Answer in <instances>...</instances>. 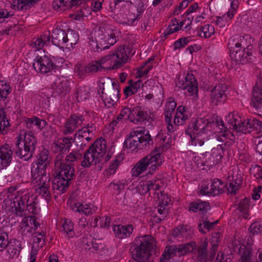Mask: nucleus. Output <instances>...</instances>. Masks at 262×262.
<instances>
[{
  "label": "nucleus",
  "instance_id": "1",
  "mask_svg": "<svg viewBox=\"0 0 262 262\" xmlns=\"http://www.w3.org/2000/svg\"><path fill=\"white\" fill-rule=\"evenodd\" d=\"M156 246V241L150 235L137 237L131 248L132 258L137 262H146L150 257L149 252Z\"/></svg>",
  "mask_w": 262,
  "mask_h": 262
},
{
  "label": "nucleus",
  "instance_id": "2",
  "mask_svg": "<svg viewBox=\"0 0 262 262\" xmlns=\"http://www.w3.org/2000/svg\"><path fill=\"white\" fill-rule=\"evenodd\" d=\"M99 89L102 90L101 99L106 107L113 106L119 99V84L108 77L99 79Z\"/></svg>",
  "mask_w": 262,
  "mask_h": 262
},
{
  "label": "nucleus",
  "instance_id": "3",
  "mask_svg": "<svg viewBox=\"0 0 262 262\" xmlns=\"http://www.w3.org/2000/svg\"><path fill=\"white\" fill-rule=\"evenodd\" d=\"M162 156L157 148L138 162L132 170V176L137 177L143 173L149 166L148 173H152L163 162Z\"/></svg>",
  "mask_w": 262,
  "mask_h": 262
},
{
  "label": "nucleus",
  "instance_id": "4",
  "mask_svg": "<svg viewBox=\"0 0 262 262\" xmlns=\"http://www.w3.org/2000/svg\"><path fill=\"white\" fill-rule=\"evenodd\" d=\"M130 49H125L120 46L115 52L110 53L105 56H102V52L99 49V55L101 54V59L99 60V71L100 69H110L113 62V69H117L121 67L126 61L129 55Z\"/></svg>",
  "mask_w": 262,
  "mask_h": 262
},
{
  "label": "nucleus",
  "instance_id": "5",
  "mask_svg": "<svg viewBox=\"0 0 262 262\" xmlns=\"http://www.w3.org/2000/svg\"><path fill=\"white\" fill-rule=\"evenodd\" d=\"M246 39L249 37L248 35L242 36L240 38V42H235L234 40H231L229 43L230 48H233L232 52H230L231 58L237 63L244 64L248 61V57L252 55L251 50L252 46L248 45L247 48L244 47L246 45L245 43V38Z\"/></svg>",
  "mask_w": 262,
  "mask_h": 262
},
{
  "label": "nucleus",
  "instance_id": "6",
  "mask_svg": "<svg viewBox=\"0 0 262 262\" xmlns=\"http://www.w3.org/2000/svg\"><path fill=\"white\" fill-rule=\"evenodd\" d=\"M117 41L112 27L105 23L99 24V49L103 52Z\"/></svg>",
  "mask_w": 262,
  "mask_h": 262
},
{
  "label": "nucleus",
  "instance_id": "7",
  "mask_svg": "<svg viewBox=\"0 0 262 262\" xmlns=\"http://www.w3.org/2000/svg\"><path fill=\"white\" fill-rule=\"evenodd\" d=\"M237 120L236 119L229 121V123L232 124L237 132L243 134L249 133L254 130H260L262 126V122L254 118L247 119L241 123H237Z\"/></svg>",
  "mask_w": 262,
  "mask_h": 262
},
{
  "label": "nucleus",
  "instance_id": "8",
  "mask_svg": "<svg viewBox=\"0 0 262 262\" xmlns=\"http://www.w3.org/2000/svg\"><path fill=\"white\" fill-rule=\"evenodd\" d=\"M214 123V120H209L200 118L192 121L189 124V127L185 131L186 133L191 135L192 133L194 135L199 136L207 133L211 129V126Z\"/></svg>",
  "mask_w": 262,
  "mask_h": 262
},
{
  "label": "nucleus",
  "instance_id": "9",
  "mask_svg": "<svg viewBox=\"0 0 262 262\" xmlns=\"http://www.w3.org/2000/svg\"><path fill=\"white\" fill-rule=\"evenodd\" d=\"M150 142L152 143L149 134L145 135L144 138L130 134L124 141V146L132 150L146 149L150 144Z\"/></svg>",
  "mask_w": 262,
  "mask_h": 262
},
{
  "label": "nucleus",
  "instance_id": "10",
  "mask_svg": "<svg viewBox=\"0 0 262 262\" xmlns=\"http://www.w3.org/2000/svg\"><path fill=\"white\" fill-rule=\"evenodd\" d=\"M208 241L205 239L195 249L194 254L199 262H208L214 259L216 252L211 248L209 251H207Z\"/></svg>",
  "mask_w": 262,
  "mask_h": 262
},
{
  "label": "nucleus",
  "instance_id": "11",
  "mask_svg": "<svg viewBox=\"0 0 262 262\" xmlns=\"http://www.w3.org/2000/svg\"><path fill=\"white\" fill-rule=\"evenodd\" d=\"M98 138L86 150L83 156V159L81 165L84 167H89L91 165H96L98 163Z\"/></svg>",
  "mask_w": 262,
  "mask_h": 262
},
{
  "label": "nucleus",
  "instance_id": "12",
  "mask_svg": "<svg viewBox=\"0 0 262 262\" xmlns=\"http://www.w3.org/2000/svg\"><path fill=\"white\" fill-rule=\"evenodd\" d=\"M176 86L184 90H187L192 95L196 94L198 91V85L196 80L192 74H188L183 79H178L176 81Z\"/></svg>",
  "mask_w": 262,
  "mask_h": 262
},
{
  "label": "nucleus",
  "instance_id": "13",
  "mask_svg": "<svg viewBox=\"0 0 262 262\" xmlns=\"http://www.w3.org/2000/svg\"><path fill=\"white\" fill-rule=\"evenodd\" d=\"M33 66L36 72L41 73H47L57 67L53 63L51 58L47 56L37 58L34 62Z\"/></svg>",
  "mask_w": 262,
  "mask_h": 262
},
{
  "label": "nucleus",
  "instance_id": "14",
  "mask_svg": "<svg viewBox=\"0 0 262 262\" xmlns=\"http://www.w3.org/2000/svg\"><path fill=\"white\" fill-rule=\"evenodd\" d=\"M56 168H58L57 175L72 181L75 177V169L73 164L67 163L64 161H58L54 163Z\"/></svg>",
  "mask_w": 262,
  "mask_h": 262
},
{
  "label": "nucleus",
  "instance_id": "15",
  "mask_svg": "<svg viewBox=\"0 0 262 262\" xmlns=\"http://www.w3.org/2000/svg\"><path fill=\"white\" fill-rule=\"evenodd\" d=\"M196 248V243L194 242L187 244H180L178 246L171 245L167 246V251L171 253V255L184 256L192 252Z\"/></svg>",
  "mask_w": 262,
  "mask_h": 262
},
{
  "label": "nucleus",
  "instance_id": "16",
  "mask_svg": "<svg viewBox=\"0 0 262 262\" xmlns=\"http://www.w3.org/2000/svg\"><path fill=\"white\" fill-rule=\"evenodd\" d=\"M84 121L83 117L81 115H73L66 121L64 125L63 133L65 135L72 134L78 126L82 125Z\"/></svg>",
  "mask_w": 262,
  "mask_h": 262
},
{
  "label": "nucleus",
  "instance_id": "17",
  "mask_svg": "<svg viewBox=\"0 0 262 262\" xmlns=\"http://www.w3.org/2000/svg\"><path fill=\"white\" fill-rule=\"evenodd\" d=\"M52 87L54 94L60 97H64L70 91V82L65 78L61 79L56 77Z\"/></svg>",
  "mask_w": 262,
  "mask_h": 262
},
{
  "label": "nucleus",
  "instance_id": "18",
  "mask_svg": "<svg viewBox=\"0 0 262 262\" xmlns=\"http://www.w3.org/2000/svg\"><path fill=\"white\" fill-rule=\"evenodd\" d=\"M131 122L138 124L139 122L146 123V122L151 123L152 120L147 112L142 110L139 107H134L130 109Z\"/></svg>",
  "mask_w": 262,
  "mask_h": 262
},
{
  "label": "nucleus",
  "instance_id": "19",
  "mask_svg": "<svg viewBox=\"0 0 262 262\" xmlns=\"http://www.w3.org/2000/svg\"><path fill=\"white\" fill-rule=\"evenodd\" d=\"M227 89L225 84L216 85L211 91V98L212 101L215 105L219 102H224L227 99V95L225 93Z\"/></svg>",
  "mask_w": 262,
  "mask_h": 262
},
{
  "label": "nucleus",
  "instance_id": "20",
  "mask_svg": "<svg viewBox=\"0 0 262 262\" xmlns=\"http://www.w3.org/2000/svg\"><path fill=\"white\" fill-rule=\"evenodd\" d=\"M71 182L66 179L56 175L51 183L52 189L56 191L57 194H62L67 191Z\"/></svg>",
  "mask_w": 262,
  "mask_h": 262
},
{
  "label": "nucleus",
  "instance_id": "21",
  "mask_svg": "<svg viewBox=\"0 0 262 262\" xmlns=\"http://www.w3.org/2000/svg\"><path fill=\"white\" fill-rule=\"evenodd\" d=\"M134 227L131 224L125 226L122 225H114L113 231L115 236L120 239L128 237L133 233Z\"/></svg>",
  "mask_w": 262,
  "mask_h": 262
},
{
  "label": "nucleus",
  "instance_id": "22",
  "mask_svg": "<svg viewBox=\"0 0 262 262\" xmlns=\"http://www.w3.org/2000/svg\"><path fill=\"white\" fill-rule=\"evenodd\" d=\"M251 104L260 113L259 115L262 116V90L258 86V83L253 88Z\"/></svg>",
  "mask_w": 262,
  "mask_h": 262
},
{
  "label": "nucleus",
  "instance_id": "23",
  "mask_svg": "<svg viewBox=\"0 0 262 262\" xmlns=\"http://www.w3.org/2000/svg\"><path fill=\"white\" fill-rule=\"evenodd\" d=\"M13 151L8 144H5L0 148V162L3 167L10 165L12 161Z\"/></svg>",
  "mask_w": 262,
  "mask_h": 262
},
{
  "label": "nucleus",
  "instance_id": "24",
  "mask_svg": "<svg viewBox=\"0 0 262 262\" xmlns=\"http://www.w3.org/2000/svg\"><path fill=\"white\" fill-rule=\"evenodd\" d=\"M66 35V32L64 30L56 28L52 32V44L60 48L64 47L66 46V39H64Z\"/></svg>",
  "mask_w": 262,
  "mask_h": 262
},
{
  "label": "nucleus",
  "instance_id": "25",
  "mask_svg": "<svg viewBox=\"0 0 262 262\" xmlns=\"http://www.w3.org/2000/svg\"><path fill=\"white\" fill-rule=\"evenodd\" d=\"M20 141V136L17 138V140L16 141V147L14 149V153L20 159H23L25 161H28L32 157L33 153L31 151H29L26 148L24 147V149H22L19 147Z\"/></svg>",
  "mask_w": 262,
  "mask_h": 262
},
{
  "label": "nucleus",
  "instance_id": "26",
  "mask_svg": "<svg viewBox=\"0 0 262 262\" xmlns=\"http://www.w3.org/2000/svg\"><path fill=\"white\" fill-rule=\"evenodd\" d=\"M6 115L4 107H0V132L3 135L7 134L10 126Z\"/></svg>",
  "mask_w": 262,
  "mask_h": 262
},
{
  "label": "nucleus",
  "instance_id": "27",
  "mask_svg": "<svg viewBox=\"0 0 262 262\" xmlns=\"http://www.w3.org/2000/svg\"><path fill=\"white\" fill-rule=\"evenodd\" d=\"M124 118L129 120L131 121L130 108L127 107H124L118 116L112 121L111 123L112 128H114L119 122H122Z\"/></svg>",
  "mask_w": 262,
  "mask_h": 262
},
{
  "label": "nucleus",
  "instance_id": "28",
  "mask_svg": "<svg viewBox=\"0 0 262 262\" xmlns=\"http://www.w3.org/2000/svg\"><path fill=\"white\" fill-rule=\"evenodd\" d=\"M64 39H66V46L64 47L70 49L71 47L73 48V45L77 43L79 39V36L75 31L68 30L66 32Z\"/></svg>",
  "mask_w": 262,
  "mask_h": 262
},
{
  "label": "nucleus",
  "instance_id": "29",
  "mask_svg": "<svg viewBox=\"0 0 262 262\" xmlns=\"http://www.w3.org/2000/svg\"><path fill=\"white\" fill-rule=\"evenodd\" d=\"M39 0H12L11 5L15 10L26 9L27 7L32 6Z\"/></svg>",
  "mask_w": 262,
  "mask_h": 262
},
{
  "label": "nucleus",
  "instance_id": "30",
  "mask_svg": "<svg viewBox=\"0 0 262 262\" xmlns=\"http://www.w3.org/2000/svg\"><path fill=\"white\" fill-rule=\"evenodd\" d=\"M37 158V162L34 163V164L38 165V166L46 169L50 162V158L49 156L48 151L43 149L39 154Z\"/></svg>",
  "mask_w": 262,
  "mask_h": 262
},
{
  "label": "nucleus",
  "instance_id": "31",
  "mask_svg": "<svg viewBox=\"0 0 262 262\" xmlns=\"http://www.w3.org/2000/svg\"><path fill=\"white\" fill-rule=\"evenodd\" d=\"M24 147L34 154L36 145V140L34 136L25 133L24 136Z\"/></svg>",
  "mask_w": 262,
  "mask_h": 262
},
{
  "label": "nucleus",
  "instance_id": "32",
  "mask_svg": "<svg viewBox=\"0 0 262 262\" xmlns=\"http://www.w3.org/2000/svg\"><path fill=\"white\" fill-rule=\"evenodd\" d=\"M202 221L203 223H200L198 225V228L200 232L203 233H205V231L203 229L205 228L208 231L211 230L214 226L219 223V221L216 220L213 222H210L208 220V217L205 213H203V215L202 216Z\"/></svg>",
  "mask_w": 262,
  "mask_h": 262
},
{
  "label": "nucleus",
  "instance_id": "33",
  "mask_svg": "<svg viewBox=\"0 0 262 262\" xmlns=\"http://www.w3.org/2000/svg\"><path fill=\"white\" fill-rule=\"evenodd\" d=\"M46 169L42 168L38 165L34 164L33 163L31 167V178L33 180H38L41 177H42L44 174H47Z\"/></svg>",
  "mask_w": 262,
  "mask_h": 262
},
{
  "label": "nucleus",
  "instance_id": "34",
  "mask_svg": "<svg viewBox=\"0 0 262 262\" xmlns=\"http://www.w3.org/2000/svg\"><path fill=\"white\" fill-rule=\"evenodd\" d=\"M99 151H101L99 152V162H106L110 159L111 157L108 154L105 156L106 151V141L102 138H99Z\"/></svg>",
  "mask_w": 262,
  "mask_h": 262
},
{
  "label": "nucleus",
  "instance_id": "35",
  "mask_svg": "<svg viewBox=\"0 0 262 262\" xmlns=\"http://www.w3.org/2000/svg\"><path fill=\"white\" fill-rule=\"evenodd\" d=\"M223 183L219 179H214L211 184L209 193L211 195L215 196L223 192Z\"/></svg>",
  "mask_w": 262,
  "mask_h": 262
},
{
  "label": "nucleus",
  "instance_id": "36",
  "mask_svg": "<svg viewBox=\"0 0 262 262\" xmlns=\"http://www.w3.org/2000/svg\"><path fill=\"white\" fill-rule=\"evenodd\" d=\"M50 42V36L48 34L41 35L40 38H38L35 41H32L31 46L37 50L41 49L44 45H48Z\"/></svg>",
  "mask_w": 262,
  "mask_h": 262
},
{
  "label": "nucleus",
  "instance_id": "37",
  "mask_svg": "<svg viewBox=\"0 0 262 262\" xmlns=\"http://www.w3.org/2000/svg\"><path fill=\"white\" fill-rule=\"evenodd\" d=\"M214 33V28L212 25H207L202 26L197 32L196 35L201 37L208 38Z\"/></svg>",
  "mask_w": 262,
  "mask_h": 262
},
{
  "label": "nucleus",
  "instance_id": "38",
  "mask_svg": "<svg viewBox=\"0 0 262 262\" xmlns=\"http://www.w3.org/2000/svg\"><path fill=\"white\" fill-rule=\"evenodd\" d=\"M9 244V245L7 247L8 248L7 252L10 256L13 257L18 255L21 249L19 241L16 240L10 241Z\"/></svg>",
  "mask_w": 262,
  "mask_h": 262
},
{
  "label": "nucleus",
  "instance_id": "39",
  "mask_svg": "<svg viewBox=\"0 0 262 262\" xmlns=\"http://www.w3.org/2000/svg\"><path fill=\"white\" fill-rule=\"evenodd\" d=\"M190 136L191 140V144L194 145L196 148H201L204 151H207L210 149L211 147L207 142H205L204 140L197 138L196 136L193 137L192 134H191Z\"/></svg>",
  "mask_w": 262,
  "mask_h": 262
},
{
  "label": "nucleus",
  "instance_id": "40",
  "mask_svg": "<svg viewBox=\"0 0 262 262\" xmlns=\"http://www.w3.org/2000/svg\"><path fill=\"white\" fill-rule=\"evenodd\" d=\"M141 86H142L141 82L138 81L133 83L132 85L129 84L128 86L125 87L124 90V93L126 98L137 93Z\"/></svg>",
  "mask_w": 262,
  "mask_h": 262
},
{
  "label": "nucleus",
  "instance_id": "41",
  "mask_svg": "<svg viewBox=\"0 0 262 262\" xmlns=\"http://www.w3.org/2000/svg\"><path fill=\"white\" fill-rule=\"evenodd\" d=\"M242 181L241 180L234 179V177L229 176L227 178V183L229 185L228 190L231 193H235L236 190L238 189Z\"/></svg>",
  "mask_w": 262,
  "mask_h": 262
},
{
  "label": "nucleus",
  "instance_id": "42",
  "mask_svg": "<svg viewBox=\"0 0 262 262\" xmlns=\"http://www.w3.org/2000/svg\"><path fill=\"white\" fill-rule=\"evenodd\" d=\"M8 234L4 230V228H0V252L3 251L9 245Z\"/></svg>",
  "mask_w": 262,
  "mask_h": 262
},
{
  "label": "nucleus",
  "instance_id": "43",
  "mask_svg": "<svg viewBox=\"0 0 262 262\" xmlns=\"http://www.w3.org/2000/svg\"><path fill=\"white\" fill-rule=\"evenodd\" d=\"M161 181L160 180H155L148 181L143 188H146V191H151L154 192L155 191L159 190L161 188Z\"/></svg>",
  "mask_w": 262,
  "mask_h": 262
},
{
  "label": "nucleus",
  "instance_id": "44",
  "mask_svg": "<svg viewBox=\"0 0 262 262\" xmlns=\"http://www.w3.org/2000/svg\"><path fill=\"white\" fill-rule=\"evenodd\" d=\"M249 200L246 198L242 200L238 204V209L242 213V215L245 219L247 218L248 215V210L249 207Z\"/></svg>",
  "mask_w": 262,
  "mask_h": 262
},
{
  "label": "nucleus",
  "instance_id": "45",
  "mask_svg": "<svg viewBox=\"0 0 262 262\" xmlns=\"http://www.w3.org/2000/svg\"><path fill=\"white\" fill-rule=\"evenodd\" d=\"M11 88L9 84H7L4 81H0V98L4 101L7 96L10 93Z\"/></svg>",
  "mask_w": 262,
  "mask_h": 262
},
{
  "label": "nucleus",
  "instance_id": "46",
  "mask_svg": "<svg viewBox=\"0 0 262 262\" xmlns=\"http://www.w3.org/2000/svg\"><path fill=\"white\" fill-rule=\"evenodd\" d=\"M45 233L43 231L35 232L33 234V243L37 244V247H42L45 243Z\"/></svg>",
  "mask_w": 262,
  "mask_h": 262
},
{
  "label": "nucleus",
  "instance_id": "47",
  "mask_svg": "<svg viewBox=\"0 0 262 262\" xmlns=\"http://www.w3.org/2000/svg\"><path fill=\"white\" fill-rule=\"evenodd\" d=\"M89 96V93L86 88L78 89L76 93V97L78 102L86 100Z\"/></svg>",
  "mask_w": 262,
  "mask_h": 262
},
{
  "label": "nucleus",
  "instance_id": "48",
  "mask_svg": "<svg viewBox=\"0 0 262 262\" xmlns=\"http://www.w3.org/2000/svg\"><path fill=\"white\" fill-rule=\"evenodd\" d=\"M15 199L16 201H14V207L15 208V213L17 215H20L24 210V202L23 201L22 198H17Z\"/></svg>",
  "mask_w": 262,
  "mask_h": 262
},
{
  "label": "nucleus",
  "instance_id": "49",
  "mask_svg": "<svg viewBox=\"0 0 262 262\" xmlns=\"http://www.w3.org/2000/svg\"><path fill=\"white\" fill-rule=\"evenodd\" d=\"M82 158V155L78 151L72 152L67 155L65 159V162L71 163Z\"/></svg>",
  "mask_w": 262,
  "mask_h": 262
},
{
  "label": "nucleus",
  "instance_id": "50",
  "mask_svg": "<svg viewBox=\"0 0 262 262\" xmlns=\"http://www.w3.org/2000/svg\"><path fill=\"white\" fill-rule=\"evenodd\" d=\"M36 183L38 186V187H50V179L49 177L47 174H44L42 177L39 178L38 180L36 181Z\"/></svg>",
  "mask_w": 262,
  "mask_h": 262
},
{
  "label": "nucleus",
  "instance_id": "51",
  "mask_svg": "<svg viewBox=\"0 0 262 262\" xmlns=\"http://www.w3.org/2000/svg\"><path fill=\"white\" fill-rule=\"evenodd\" d=\"M96 33L97 31L96 30H93L91 33V37L90 38L89 41L91 49L94 51H96V50L98 48V44L97 42V38L96 37Z\"/></svg>",
  "mask_w": 262,
  "mask_h": 262
},
{
  "label": "nucleus",
  "instance_id": "52",
  "mask_svg": "<svg viewBox=\"0 0 262 262\" xmlns=\"http://www.w3.org/2000/svg\"><path fill=\"white\" fill-rule=\"evenodd\" d=\"M220 233L215 232L212 233L211 239V247L213 251L216 252L218 248V243H220Z\"/></svg>",
  "mask_w": 262,
  "mask_h": 262
},
{
  "label": "nucleus",
  "instance_id": "53",
  "mask_svg": "<svg viewBox=\"0 0 262 262\" xmlns=\"http://www.w3.org/2000/svg\"><path fill=\"white\" fill-rule=\"evenodd\" d=\"M75 73L79 78L85 76V74L88 73L86 66L80 64H77L75 68Z\"/></svg>",
  "mask_w": 262,
  "mask_h": 262
},
{
  "label": "nucleus",
  "instance_id": "54",
  "mask_svg": "<svg viewBox=\"0 0 262 262\" xmlns=\"http://www.w3.org/2000/svg\"><path fill=\"white\" fill-rule=\"evenodd\" d=\"M249 230L252 234H257L262 231V225L258 223H253L251 225Z\"/></svg>",
  "mask_w": 262,
  "mask_h": 262
},
{
  "label": "nucleus",
  "instance_id": "55",
  "mask_svg": "<svg viewBox=\"0 0 262 262\" xmlns=\"http://www.w3.org/2000/svg\"><path fill=\"white\" fill-rule=\"evenodd\" d=\"M171 253L165 249L160 259V262H175L172 257L174 255L170 254Z\"/></svg>",
  "mask_w": 262,
  "mask_h": 262
},
{
  "label": "nucleus",
  "instance_id": "56",
  "mask_svg": "<svg viewBox=\"0 0 262 262\" xmlns=\"http://www.w3.org/2000/svg\"><path fill=\"white\" fill-rule=\"evenodd\" d=\"M86 67L88 73L97 72L98 70V60L92 61Z\"/></svg>",
  "mask_w": 262,
  "mask_h": 262
},
{
  "label": "nucleus",
  "instance_id": "57",
  "mask_svg": "<svg viewBox=\"0 0 262 262\" xmlns=\"http://www.w3.org/2000/svg\"><path fill=\"white\" fill-rule=\"evenodd\" d=\"M186 22V19H184L183 21H181L180 23H179V26L177 27H176L173 28H170L168 29L167 30L165 31L164 33V36H166L168 35L171 34L172 33L176 32L180 30L185 23Z\"/></svg>",
  "mask_w": 262,
  "mask_h": 262
},
{
  "label": "nucleus",
  "instance_id": "58",
  "mask_svg": "<svg viewBox=\"0 0 262 262\" xmlns=\"http://www.w3.org/2000/svg\"><path fill=\"white\" fill-rule=\"evenodd\" d=\"M34 120L35 122V126H36L39 130H41L48 124V123L46 121L43 119H40L37 117H34Z\"/></svg>",
  "mask_w": 262,
  "mask_h": 262
},
{
  "label": "nucleus",
  "instance_id": "59",
  "mask_svg": "<svg viewBox=\"0 0 262 262\" xmlns=\"http://www.w3.org/2000/svg\"><path fill=\"white\" fill-rule=\"evenodd\" d=\"M50 187H38L37 189V192L40 194H41L43 196L47 198H51V194H50Z\"/></svg>",
  "mask_w": 262,
  "mask_h": 262
},
{
  "label": "nucleus",
  "instance_id": "60",
  "mask_svg": "<svg viewBox=\"0 0 262 262\" xmlns=\"http://www.w3.org/2000/svg\"><path fill=\"white\" fill-rule=\"evenodd\" d=\"M188 6V0H184L182 1L178 6H177L175 8L172 14L178 15L179 14L178 11H181L182 10L187 8Z\"/></svg>",
  "mask_w": 262,
  "mask_h": 262
},
{
  "label": "nucleus",
  "instance_id": "61",
  "mask_svg": "<svg viewBox=\"0 0 262 262\" xmlns=\"http://www.w3.org/2000/svg\"><path fill=\"white\" fill-rule=\"evenodd\" d=\"M63 230L68 233L69 232L72 231L73 230V223L70 220L66 219L62 225Z\"/></svg>",
  "mask_w": 262,
  "mask_h": 262
},
{
  "label": "nucleus",
  "instance_id": "62",
  "mask_svg": "<svg viewBox=\"0 0 262 262\" xmlns=\"http://www.w3.org/2000/svg\"><path fill=\"white\" fill-rule=\"evenodd\" d=\"M251 252H252V248L249 246L246 247L245 248L244 254H243V256H242L241 259H245L246 260L251 261V256H252Z\"/></svg>",
  "mask_w": 262,
  "mask_h": 262
},
{
  "label": "nucleus",
  "instance_id": "63",
  "mask_svg": "<svg viewBox=\"0 0 262 262\" xmlns=\"http://www.w3.org/2000/svg\"><path fill=\"white\" fill-rule=\"evenodd\" d=\"M255 143L256 145V152L262 156V136L257 137L255 139Z\"/></svg>",
  "mask_w": 262,
  "mask_h": 262
},
{
  "label": "nucleus",
  "instance_id": "64",
  "mask_svg": "<svg viewBox=\"0 0 262 262\" xmlns=\"http://www.w3.org/2000/svg\"><path fill=\"white\" fill-rule=\"evenodd\" d=\"M159 200L160 201L159 204L161 205V207L167 206L170 201V199L167 195L161 194L159 196Z\"/></svg>",
  "mask_w": 262,
  "mask_h": 262
}]
</instances>
